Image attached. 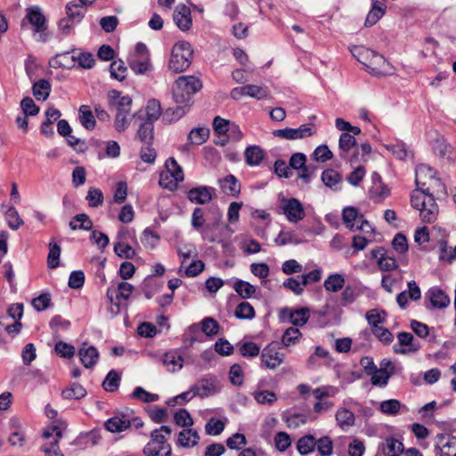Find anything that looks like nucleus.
Instances as JSON below:
<instances>
[{"label":"nucleus","mask_w":456,"mask_h":456,"mask_svg":"<svg viewBox=\"0 0 456 456\" xmlns=\"http://www.w3.org/2000/svg\"><path fill=\"white\" fill-rule=\"evenodd\" d=\"M165 171L168 172L171 177L174 178L176 182L183 181L184 176L183 169L174 158H169L166 161Z\"/></svg>","instance_id":"56"},{"label":"nucleus","mask_w":456,"mask_h":456,"mask_svg":"<svg viewBox=\"0 0 456 456\" xmlns=\"http://www.w3.org/2000/svg\"><path fill=\"white\" fill-rule=\"evenodd\" d=\"M223 191L231 196H237L240 191V183L233 175H228L220 180Z\"/></svg>","instance_id":"33"},{"label":"nucleus","mask_w":456,"mask_h":456,"mask_svg":"<svg viewBox=\"0 0 456 456\" xmlns=\"http://www.w3.org/2000/svg\"><path fill=\"white\" fill-rule=\"evenodd\" d=\"M436 172L431 167L421 164L416 167L415 170V183L417 187L431 186V183H439L444 188V183L440 179L436 178Z\"/></svg>","instance_id":"10"},{"label":"nucleus","mask_w":456,"mask_h":456,"mask_svg":"<svg viewBox=\"0 0 456 456\" xmlns=\"http://www.w3.org/2000/svg\"><path fill=\"white\" fill-rule=\"evenodd\" d=\"M274 242L278 246H285L287 244L297 245L302 242V240L297 236L294 231H283L281 230L277 237L274 239Z\"/></svg>","instance_id":"43"},{"label":"nucleus","mask_w":456,"mask_h":456,"mask_svg":"<svg viewBox=\"0 0 456 456\" xmlns=\"http://www.w3.org/2000/svg\"><path fill=\"white\" fill-rule=\"evenodd\" d=\"M128 64L135 74H144L151 68L149 56H144L143 58L131 57Z\"/></svg>","instance_id":"46"},{"label":"nucleus","mask_w":456,"mask_h":456,"mask_svg":"<svg viewBox=\"0 0 456 456\" xmlns=\"http://www.w3.org/2000/svg\"><path fill=\"white\" fill-rule=\"evenodd\" d=\"M261 360L266 368L274 370L283 362L284 354L279 351L276 343H271L262 350Z\"/></svg>","instance_id":"11"},{"label":"nucleus","mask_w":456,"mask_h":456,"mask_svg":"<svg viewBox=\"0 0 456 456\" xmlns=\"http://www.w3.org/2000/svg\"><path fill=\"white\" fill-rule=\"evenodd\" d=\"M363 215L360 214L358 209L354 207H346L343 209L342 217L346 226L354 231L356 224H359Z\"/></svg>","instance_id":"31"},{"label":"nucleus","mask_w":456,"mask_h":456,"mask_svg":"<svg viewBox=\"0 0 456 456\" xmlns=\"http://www.w3.org/2000/svg\"><path fill=\"white\" fill-rule=\"evenodd\" d=\"M121 377L118 372L115 370H111L108 372L102 382V387L107 392H115L118 390L120 384Z\"/></svg>","instance_id":"48"},{"label":"nucleus","mask_w":456,"mask_h":456,"mask_svg":"<svg viewBox=\"0 0 456 456\" xmlns=\"http://www.w3.org/2000/svg\"><path fill=\"white\" fill-rule=\"evenodd\" d=\"M192 58L193 50L191 44L187 41H179L172 48L168 68L175 73L183 72L190 67Z\"/></svg>","instance_id":"5"},{"label":"nucleus","mask_w":456,"mask_h":456,"mask_svg":"<svg viewBox=\"0 0 456 456\" xmlns=\"http://www.w3.org/2000/svg\"><path fill=\"white\" fill-rule=\"evenodd\" d=\"M430 191L431 186L418 187L411 197L412 208L419 211L423 222L429 224L436 220L439 212L433 192Z\"/></svg>","instance_id":"1"},{"label":"nucleus","mask_w":456,"mask_h":456,"mask_svg":"<svg viewBox=\"0 0 456 456\" xmlns=\"http://www.w3.org/2000/svg\"><path fill=\"white\" fill-rule=\"evenodd\" d=\"M33 94L37 101H45L51 93V84L46 79H39L33 85Z\"/></svg>","instance_id":"38"},{"label":"nucleus","mask_w":456,"mask_h":456,"mask_svg":"<svg viewBox=\"0 0 456 456\" xmlns=\"http://www.w3.org/2000/svg\"><path fill=\"white\" fill-rule=\"evenodd\" d=\"M126 67L125 66V63L119 60V61H114L111 62L110 66V71L111 77L118 80L123 81L126 77Z\"/></svg>","instance_id":"64"},{"label":"nucleus","mask_w":456,"mask_h":456,"mask_svg":"<svg viewBox=\"0 0 456 456\" xmlns=\"http://www.w3.org/2000/svg\"><path fill=\"white\" fill-rule=\"evenodd\" d=\"M4 215L8 226L12 230H18L23 224V220L20 218L17 209L14 207H7V208L4 210Z\"/></svg>","instance_id":"45"},{"label":"nucleus","mask_w":456,"mask_h":456,"mask_svg":"<svg viewBox=\"0 0 456 456\" xmlns=\"http://www.w3.org/2000/svg\"><path fill=\"white\" fill-rule=\"evenodd\" d=\"M213 128L218 134H225L228 131L236 130L238 135L234 137L235 141H239L242 137V133L240 127L235 124H231L228 120L216 116L213 120Z\"/></svg>","instance_id":"23"},{"label":"nucleus","mask_w":456,"mask_h":456,"mask_svg":"<svg viewBox=\"0 0 456 456\" xmlns=\"http://www.w3.org/2000/svg\"><path fill=\"white\" fill-rule=\"evenodd\" d=\"M232 289L243 299L251 298L256 292V288L254 285L240 279L234 281Z\"/></svg>","instance_id":"34"},{"label":"nucleus","mask_w":456,"mask_h":456,"mask_svg":"<svg viewBox=\"0 0 456 456\" xmlns=\"http://www.w3.org/2000/svg\"><path fill=\"white\" fill-rule=\"evenodd\" d=\"M370 376L373 386L384 387L387 385L392 375L387 373L385 368H377Z\"/></svg>","instance_id":"55"},{"label":"nucleus","mask_w":456,"mask_h":456,"mask_svg":"<svg viewBox=\"0 0 456 456\" xmlns=\"http://www.w3.org/2000/svg\"><path fill=\"white\" fill-rule=\"evenodd\" d=\"M402 403L396 399L385 400L380 403L379 410L387 415H396L400 412Z\"/></svg>","instance_id":"59"},{"label":"nucleus","mask_w":456,"mask_h":456,"mask_svg":"<svg viewBox=\"0 0 456 456\" xmlns=\"http://www.w3.org/2000/svg\"><path fill=\"white\" fill-rule=\"evenodd\" d=\"M426 297L428 299L426 307L428 309H442L445 308L450 304L449 297L436 287L429 289Z\"/></svg>","instance_id":"17"},{"label":"nucleus","mask_w":456,"mask_h":456,"mask_svg":"<svg viewBox=\"0 0 456 456\" xmlns=\"http://www.w3.org/2000/svg\"><path fill=\"white\" fill-rule=\"evenodd\" d=\"M134 289V286L126 281L119 282L116 289H113L111 288L108 289L106 295L110 302L116 305V314L119 312V303H114V294H116L115 297L117 301L120 299L127 300L130 297L131 294L133 293Z\"/></svg>","instance_id":"16"},{"label":"nucleus","mask_w":456,"mask_h":456,"mask_svg":"<svg viewBox=\"0 0 456 456\" xmlns=\"http://www.w3.org/2000/svg\"><path fill=\"white\" fill-rule=\"evenodd\" d=\"M176 26L183 31H187L191 27V10L184 4L178 5L173 15Z\"/></svg>","instance_id":"19"},{"label":"nucleus","mask_w":456,"mask_h":456,"mask_svg":"<svg viewBox=\"0 0 456 456\" xmlns=\"http://www.w3.org/2000/svg\"><path fill=\"white\" fill-rule=\"evenodd\" d=\"M408 291L404 290L399 293L396 297V302L401 309H405L408 305V297L412 301L419 300L421 297V291L415 281H411L407 283Z\"/></svg>","instance_id":"18"},{"label":"nucleus","mask_w":456,"mask_h":456,"mask_svg":"<svg viewBox=\"0 0 456 456\" xmlns=\"http://www.w3.org/2000/svg\"><path fill=\"white\" fill-rule=\"evenodd\" d=\"M435 452L440 456H456V437L447 434L436 435Z\"/></svg>","instance_id":"12"},{"label":"nucleus","mask_w":456,"mask_h":456,"mask_svg":"<svg viewBox=\"0 0 456 456\" xmlns=\"http://www.w3.org/2000/svg\"><path fill=\"white\" fill-rule=\"evenodd\" d=\"M439 260L447 262L449 264L456 258V253H454V248L449 247L447 241L441 240L439 241Z\"/></svg>","instance_id":"58"},{"label":"nucleus","mask_w":456,"mask_h":456,"mask_svg":"<svg viewBox=\"0 0 456 456\" xmlns=\"http://www.w3.org/2000/svg\"><path fill=\"white\" fill-rule=\"evenodd\" d=\"M78 355L86 368L93 367L99 358L97 349L93 346H86V344L79 349Z\"/></svg>","instance_id":"25"},{"label":"nucleus","mask_w":456,"mask_h":456,"mask_svg":"<svg viewBox=\"0 0 456 456\" xmlns=\"http://www.w3.org/2000/svg\"><path fill=\"white\" fill-rule=\"evenodd\" d=\"M216 190L209 186H198L189 190L188 200L198 205H204L210 202L215 196Z\"/></svg>","instance_id":"15"},{"label":"nucleus","mask_w":456,"mask_h":456,"mask_svg":"<svg viewBox=\"0 0 456 456\" xmlns=\"http://www.w3.org/2000/svg\"><path fill=\"white\" fill-rule=\"evenodd\" d=\"M345 285V279L339 273H333L328 276L324 281L323 286L327 291L338 292L343 289Z\"/></svg>","instance_id":"47"},{"label":"nucleus","mask_w":456,"mask_h":456,"mask_svg":"<svg viewBox=\"0 0 456 456\" xmlns=\"http://www.w3.org/2000/svg\"><path fill=\"white\" fill-rule=\"evenodd\" d=\"M61 247L51 241L49 243V253L47 256V265L50 269H55L60 265Z\"/></svg>","instance_id":"54"},{"label":"nucleus","mask_w":456,"mask_h":456,"mask_svg":"<svg viewBox=\"0 0 456 456\" xmlns=\"http://www.w3.org/2000/svg\"><path fill=\"white\" fill-rule=\"evenodd\" d=\"M69 52L57 53L50 61V66L56 68L72 69L75 67V53L69 55Z\"/></svg>","instance_id":"32"},{"label":"nucleus","mask_w":456,"mask_h":456,"mask_svg":"<svg viewBox=\"0 0 456 456\" xmlns=\"http://www.w3.org/2000/svg\"><path fill=\"white\" fill-rule=\"evenodd\" d=\"M161 362L169 372L178 371L183 366V357L175 351H170L164 354Z\"/></svg>","instance_id":"24"},{"label":"nucleus","mask_w":456,"mask_h":456,"mask_svg":"<svg viewBox=\"0 0 456 456\" xmlns=\"http://www.w3.org/2000/svg\"><path fill=\"white\" fill-rule=\"evenodd\" d=\"M265 386V381L257 384V389L253 392L254 399L260 404L273 405L277 401V395L274 392L261 389Z\"/></svg>","instance_id":"29"},{"label":"nucleus","mask_w":456,"mask_h":456,"mask_svg":"<svg viewBox=\"0 0 456 456\" xmlns=\"http://www.w3.org/2000/svg\"><path fill=\"white\" fill-rule=\"evenodd\" d=\"M131 397L143 403H153L159 399V395L150 393L142 387H136L134 389Z\"/></svg>","instance_id":"57"},{"label":"nucleus","mask_w":456,"mask_h":456,"mask_svg":"<svg viewBox=\"0 0 456 456\" xmlns=\"http://www.w3.org/2000/svg\"><path fill=\"white\" fill-rule=\"evenodd\" d=\"M162 110L159 101L151 99L146 105V120L154 122L158 120L161 115Z\"/></svg>","instance_id":"51"},{"label":"nucleus","mask_w":456,"mask_h":456,"mask_svg":"<svg viewBox=\"0 0 456 456\" xmlns=\"http://www.w3.org/2000/svg\"><path fill=\"white\" fill-rule=\"evenodd\" d=\"M385 13V5L379 3L377 0H373L372 8L369 12L366 20L365 26H372L376 24Z\"/></svg>","instance_id":"40"},{"label":"nucleus","mask_w":456,"mask_h":456,"mask_svg":"<svg viewBox=\"0 0 456 456\" xmlns=\"http://www.w3.org/2000/svg\"><path fill=\"white\" fill-rule=\"evenodd\" d=\"M282 213L290 223H297L303 220L305 216L302 203L295 198L284 200Z\"/></svg>","instance_id":"13"},{"label":"nucleus","mask_w":456,"mask_h":456,"mask_svg":"<svg viewBox=\"0 0 456 456\" xmlns=\"http://www.w3.org/2000/svg\"><path fill=\"white\" fill-rule=\"evenodd\" d=\"M356 145V139L349 133H342L338 141L340 158L346 159L349 151Z\"/></svg>","instance_id":"44"},{"label":"nucleus","mask_w":456,"mask_h":456,"mask_svg":"<svg viewBox=\"0 0 456 456\" xmlns=\"http://www.w3.org/2000/svg\"><path fill=\"white\" fill-rule=\"evenodd\" d=\"M335 418L338 427L344 431L348 430L355 423L354 412L346 408L338 409Z\"/></svg>","instance_id":"26"},{"label":"nucleus","mask_w":456,"mask_h":456,"mask_svg":"<svg viewBox=\"0 0 456 456\" xmlns=\"http://www.w3.org/2000/svg\"><path fill=\"white\" fill-rule=\"evenodd\" d=\"M341 180L340 174L334 169H326L322 174V181L323 183L333 191L339 190Z\"/></svg>","instance_id":"36"},{"label":"nucleus","mask_w":456,"mask_h":456,"mask_svg":"<svg viewBox=\"0 0 456 456\" xmlns=\"http://www.w3.org/2000/svg\"><path fill=\"white\" fill-rule=\"evenodd\" d=\"M403 449L401 441L393 436H388L379 444L375 456H400Z\"/></svg>","instance_id":"14"},{"label":"nucleus","mask_w":456,"mask_h":456,"mask_svg":"<svg viewBox=\"0 0 456 456\" xmlns=\"http://www.w3.org/2000/svg\"><path fill=\"white\" fill-rule=\"evenodd\" d=\"M200 436L198 432L192 428H185L178 434L177 444L184 447L191 448L198 444Z\"/></svg>","instance_id":"27"},{"label":"nucleus","mask_w":456,"mask_h":456,"mask_svg":"<svg viewBox=\"0 0 456 456\" xmlns=\"http://www.w3.org/2000/svg\"><path fill=\"white\" fill-rule=\"evenodd\" d=\"M86 7L77 1H72L66 5V13L73 22L79 23L85 16Z\"/></svg>","instance_id":"37"},{"label":"nucleus","mask_w":456,"mask_h":456,"mask_svg":"<svg viewBox=\"0 0 456 456\" xmlns=\"http://www.w3.org/2000/svg\"><path fill=\"white\" fill-rule=\"evenodd\" d=\"M153 122L145 120L139 126L137 131L138 139L144 144H151L153 141Z\"/></svg>","instance_id":"42"},{"label":"nucleus","mask_w":456,"mask_h":456,"mask_svg":"<svg viewBox=\"0 0 456 456\" xmlns=\"http://www.w3.org/2000/svg\"><path fill=\"white\" fill-rule=\"evenodd\" d=\"M222 386L218 379L211 374L206 375L198 383L191 386V391L200 398L209 397L221 391Z\"/></svg>","instance_id":"7"},{"label":"nucleus","mask_w":456,"mask_h":456,"mask_svg":"<svg viewBox=\"0 0 456 456\" xmlns=\"http://www.w3.org/2000/svg\"><path fill=\"white\" fill-rule=\"evenodd\" d=\"M191 227L197 232L202 230L206 225L205 212L202 208L197 207L191 214Z\"/></svg>","instance_id":"62"},{"label":"nucleus","mask_w":456,"mask_h":456,"mask_svg":"<svg viewBox=\"0 0 456 456\" xmlns=\"http://www.w3.org/2000/svg\"><path fill=\"white\" fill-rule=\"evenodd\" d=\"M201 330L208 337H213L220 332L221 326L212 317H206L200 322Z\"/></svg>","instance_id":"53"},{"label":"nucleus","mask_w":456,"mask_h":456,"mask_svg":"<svg viewBox=\"0 0 456 456\" xmlns=\"http://www.w3.org/2000/svg\"><path fill=\"white\" fill-rule=\"evenodd\" d=\"M78 118L81 125L87 130H93L95 127V118L89 106L82 105L78 110Z\"/></svg>","instance_id":"41"},{"label":"nucleus","mask_w":456,"mask_h":456,"mask_svg":"<svg viewBox=\"0 0 456 456\" xmlns=\"http://www.w3.org/2000/svg\"><path fill=\"white\" fill-rule=\"evenodd\" d=\"M246 95L256 100L267 99L270 95L267 87L258 86L255 85L246 86Z\"/></svg>","instance_id":"63"},{"label":"nucleus","mask_w":456,"mask_h":456,"mask_svg":"<svg viewBox=\"0 0 456 456\" xmlns=\"http://www.w3.org/2000/svg\"><path fill=\"white\" fill-rule=\"evenodd\" d=\"M371 255L374 258H377L378 265L383 272H389L398 267L395 259L388 256L382 248L373 249Z\"/></svg>","instance_id":"22"},{"label":"nucleus","mask_w":456,"mask_h":456,"mask_svg":"<svg viewBox=\"0 0 456 456\" xmlns=\"http://www.w3.org/2000/svg\"><path fill=\"white\" fill-rule=\"evenodd\" d=\"M172 94L174 102L178 105L175 108H167L164 114V118L167 122H175L183 118L190 110L192 104V98L186 89V84L179 77L173 87Z\"/></svg>","instance_id":"2"},{"label":"nucleus","mask_w":456,"mask_h":456,"mask_svg":"<svg viewBox=\"0 0 456 456\" xmlns=\"http://www.w3.org/2000/svg\"><path fill=\"white\" fill-rule=\"evenodd\" d=\"M244 156L247 165L256 167L259 166L264 159L265 151L257 145H251L246 148Z\"/></svg>","instance_id":"30"},{"label":"nucleus","mask_w":456,"mask_h":456,"mask_svg":"<svg viewBox=\"0 0 456 456\" xmlns=\"http://www.w3.org/2000/svg\"><path fill=\"white\" fill-rule=\"evenodd\" d=\"M209 136V130L204 127L193 128L188 134V141L194 145L203 144Z\"/></svg>","instance_id":"50"},{"label":"nucleus","mask_w":456,"mask_h":456,"mask_svg":"<svg viewBox=\"0 0 456 456\" xmlns=\"http://www.w3.org/2000/svg\"><path fill=\"white\" fill-rule=\"evenodd\" d=\"M352 54L362 63L369 73L373 76H383L387 73V61L385 57L370 49L356 46Z\"/></svg>","instance_id":"4"},{"label":"nucleus","mask_w":456,"mask_h":456,"mask_svg":"<svg viewBox=\"0 0 456 456\" xmlns=\"http://www.w3.org/2000/svg\"><path fill=\"white\" fill-rule=\"evenodd\" d=\"M316 438L313 435L301 436L296 444V449L301 456H306L315 451Z\"/></svg>","instance_id":"28"},{"label":"nucleus","mask_w":456,"mask_h":456,"mask_svg":"<svg viewBox=\"0 0 456 456\" xmlns=\"http://www.w3.org/2000/svg\"><path fill=\"white\" fill-rule=\"evenodd\" d=\"M234 315L240 320H252L255 315V309L248 302H240L235 308Z\"/></svg>","instance_id":"49"},{"label":"nucleus","mask_w":456,"mask_h":456,"mask_svg":"<svg viewBox=\"0 0 456 456\" xmlns=\"http://www.w3.org/2000/svg\"><path fill=\"white\" fill-rule=\"evenodd\" d=\"M86 200L88 201V205L91 208H97L102 205L104 197L102 191L100 189L90 187L88 189Z\"/></svg>","instance_id":"61"},{"label":"nucleus","mask_w":456,"mask_h":456,"mask_svg":"<svg viewBox=\"0 0 456 456\" xmlns=\"http://www.w3.org/2000/svg\"><path fill=\"white\" fill-rule=\"evenodd\" d=\"M281 418L289 428H297L308 421V417L305 413H291L286 411L282 413Z\"/></svg>","instance_id":"35"},{"label":"nucleus","mask_w":456,"mask_h":456,"mask_svg":"<svg viewBox=\"0 0 456 456\" xmlns=\"http://www.w3.org/2000/svg\"><path fill=\"white\" fill-rule=\"evenodd\" d=\"M105 428L111 433H120L131 427L129 419L124 413H118L108 419L104 423Z\"/></svg>","instance_id":"20"},{"label":"nucleus","mask_w":456,"mask_h":456,"mask_svg":"<svg viewBox=\"0 0 456 456\" xmlns=\"http://www.w3.org/2000/svg\"><path fill=\"white\" fill-rule=\"evenodd\" d=\"M172 429L168 426H161L151 432L150 441L142 449L145 456H171V445L167 443Z\"/></svg>","instance_id":"3"},{"label":"nucleus","mask_w":456,"mask_h":456,"mask_svg":"<svg viewBox=\"0 0 456 456\" xmlns=\"http://www.w3.org/2000/svg\"><path fill=\"white\" fill-rule=\"evenodd\" d=\"M61 395L67 400H79L86 395V390L79 383L74 382L69 387L62 390Z\"/></svg>","instance_id":"39"},{"label":"nucleus","mask_w":456,"mask_h":456,"mask_svg":"<svg viewBox=\"0 0 456 456\" xmlns=\"http://www.w3.org/2000/svg\"><path fill=\"white\" fill-rule=\"evenodd\" d=\"M238 349L243 357H256L260 353V347L254 342L247 341L238 345Z\"/></svg>","instance_id":"60"},{"label":"nucleus","mask_w":456,"mask_h":456,"mask_svg":"<svg viewBox=\"0 0 456 456\" xmlns=\"http://www.w3.org/2000/svg\"><path fill=\"white\" fill-rule=\"evenodd\" d=\"M208 212L212 215L209 224H207L205 227L199 231L201 238L208 242H218L217 237L212 232L213 229H216L223 221V212L221 209L214 205L208 208Z\"/></svg>","instance_id":"9"},{"label":"nucleus","mask_w":456,"mask_h":456,"mask_svg":"<svg viewBox=\"0 0 456 456\" xmlns=\"http://www.w3.org/2000/svg\"><path fill=\"white\" fill-rule=\"evenodd\" d=\"M275 137L286 140H298L310 137L314 134V125L311 123L303 124L297 128L286 127L273 131Z\"/></svg>","instance_id":"8"},{"label":"nucleus","mask_w":456,"mask_h":456,"mask_svg":"<svg viewBox=\"0 0 456 456\" xmlns=\"http://www.w3.org/2000/svg\"><path fill=\"white\" fill-rule=\"evenodd\" d=\"M28 23L33 27L34 34L37 36L38 42L45 43L48 40L49 33L47 31L46 18L38 6H32L26 9L25 18L20 23L21 28H25Z\"/></svg>","instance_id":"6"},{"label":"nucleus","mask_w":456,"mask_h":456,"mask_svg":"<svg viewBox=\"0 0 456 456\" xmlns=\"http://www.w3.org/2000/svg\"><path fill=\"white\" fill-rule=\"evenodd\" d=\"M321 456H331L333 453V441L328 436H323L316 439V447Z\"/></svg>","instance_id":"52"},{"label":"nucleus","mask_w":456,"mask_h":456,"mask_svg":"<svg viewBox=\"0 0 456 456\" xmlns=\"http://www.w3.org/2000/svg\"><path fill=\"white\" fill-rule=\"evenodd\" d=\"M399 344L403 346H407L406 349H397L394 347L396 354L415 353L419 350L420 345L415 341L413 335L410 332L402 331L397 334Z\"/></svg>","instance_id":"21"}]
</instances>
